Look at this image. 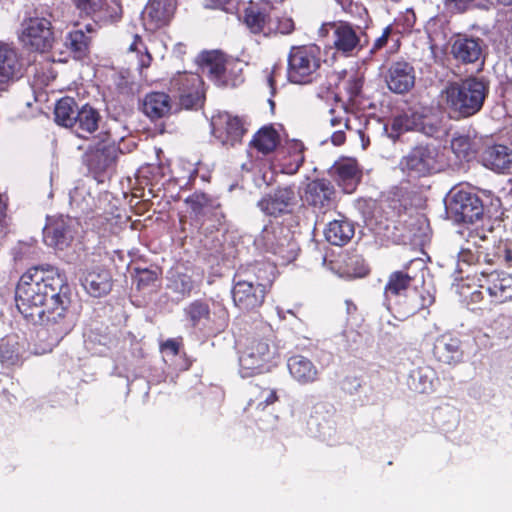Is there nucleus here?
Wrapping results in <instances>:
<instances>
[{"instance_id": "nucleus-54", "label": "nucleus", "mask_w": 512, "mask_h": 512, "mask_svg": "<svg viewBox=\"0 0 512 512\" xmlns=\"http://www.w3.org/2000/svg\"><path fill=\"white\" fill-rule=\"evenodd\" d=\"M207 6L213 9H221L225 12H231L234 9L235 0H205Z\"/></svg>"}, {"instance_id": "nucleus-15", "label": "nucleus", "mask_w": 512, "mask_h": 512, "mask_svg": "<svg viewBox=\"0 0 512 512\" xmlns=\"http://www.w3.org/2000/svg\"><path fill=\"white\" fill-rule=\"evenodd\" d=\"M212 135L223 145L234 147L242 142L248 129L242 117L228 112L218 113L211 120Z\"/></svg>"}, {"instance_id": "nucleus-3", "label": "nucleus", "mask_w": 512, "mask_h": 512, "mask_svg": "<svg viewBox=\"0 0 512 512\" xmlns=\"http://www.w3.org/2000/svg\"><path fill=\"white\" fill-rule=\"evenodd\" d=\"M425 271L426 266L423 260L413 259L403 269L392 272L384 286L386 298L406 295L413 288L414 296L408 314L414 315L430 307L435 301V296L425 287Z\"/></svg>"}, {"instance_id": "nucleus-47", "label": "nucleus", "mask_w": 512, "mask_h": 512, "mask_svg": "<svg viewBox=\"0 0 512 512\" xmlns=\"http://www.w3.org/2000/svg\"><path fill=\"white\" fill-rule=\"evenodd\" d=\"M364 80L357 74L349 77L345 82L344 89L348 95V100L353 102L361 93Z\"/></svg>"}, {"instance_id": "nucleus-17", "label": "nucleus", "mask_w": 512, "mask_h": 512, "mask_svg": "<svg viewBox=\"0 0 512 512\" xmlns=\"http://www.w3.org/2000/svg\"><path fill=\"white\" fill-rule=\"evenodd\" d=\"M54 40L51 21L45 17H31L24 21L21 41L34 51L45 52Z\"/></svg>"}, {"instance_id": "nucleus-48", "label": "nucleus", "mask_w": 512, "mask_h": 512, "mask_svg": "<svg viewBox=\"0 0 512 512\" xmlns=\"http://www.w3.org/2000/svg\"><path fill=\"white\" fill-rule=\"evenodd\" d=\"M72 2L81 14H85L87 16H91L99 12L103 6V0H72Z\"/></svg>"}, {"instance_id": "nucleus-42", "label": "nucleus", "mask_w": 512, "mask_h": 512, "mask_svg": "<svg viewBox=\"0 0 512 512\" xmlns=\"http://www.w3.org/2000/svg\"><path fill=\"white\" fill-rule=\"evenodd\" d=\"M284 227L281 225L265 226L262 231L261 237L265 241L267 248L276 252L278 247L285 244L286 236H282Z\"/></svg>"}, {"instance_id": "nucleus-9", "label": "nucleus", "mask_w": 512, "mask_h": 512, "mask_svg": "<svg viewBox=\"0 0 512 512\" xmlns=\"http://www.w3.org/2000/svg\"><path fill=\"white\" fill-rule=\"evenodd\" d=\"M319 37L327 38L329 45L343 56H352L360 47V37L356 29L346 21L323 23L318 30Z\"/></svg>"}, {"instance_id": "nucleus-16", "label": "nucleus", "mask_w": 512, "mask_h": 512, "mask_svg": "<svg viewBox=\"0 0 512 512\" xmlns=\"http://www.w3.org/2000/svg\"><path fill=\"white\" fill-rule=\"evenodd\" d=\"M336 189L330 180L316 178L309 181L303 191V201L319 213L336 207Z\"/></svg>"}, {"instance_id": "nucleus-61", "label": "nucleus", "mask_w": 512, "mask_h": 512, "mask_svg": "<svg viewBox=\"0 0 512 512\" xmlns=\"http://www.w3.org/2000/svg\"><path fill=\"white\" fill-rule=\"evenodd\" d=\"M94 221H95V223H93L94 226H95L96 223L104 224V222L107 221V218L102 217V216H97V217L94 218Z\"/></svg>"}, {"instance_id": "nucleus-51", "label": "nucleus", "mask_w": 512, "mask_h": 512, "mask_svg": "<svg viewBox=\"0 0 512 512\" xmlns=\"http://www.w3.org/2000/svg\"><path fill=\"white\" fill-rule=\"evenodd\" d=\"M486 240L487 236L484 233L480 234L477 230L469 231L464 245H470L473 250L484 251L482 242H485Z\"/></svg>"}, {"instance_id": "nucleus-11", "label": "nucleus", "mask_w": 512, "mask_h": 512, "mask_svg": "<svg viewBox=\"0 0 512 512\" xmlns=\"http://www.w3.org/2000/svg\"><path fill=\"white\" fill-rule=\"evenodd\" d=\"M448 210L458 223L473 224L484 215L481 198L476 193L464 189L456 190L452 194Z\"/></svg>"}, {"instance_id": "nucleus-41", "label": "nucleus", "mask_w": 512, "mask_h": 512, "mask_svg": "<svg viewBox=\"0 0 512 512\" xmlns=\"http://www.w3.org/2000/svg\"><path fill=\"white\" fill-rule=\"evenodd\" d=\"M330 124L333 127L343 126L346 130H351L350 115L352 114L348 106L341 101H336L329 110Z\"/></svg>"}, {"instance_id": "nucleus-32", "label": "nucleus", "mask_w": 512, "mask_h": 512, "mask_svg": "<svg viewBox=\"0 0 512 512\" xmlns=\"http://www.w3.org/2000/svg\"><path fill=\"white\" fill-rule=\"evenodd\" d=\"M170 96L164 92L148 93L142 104V110L152 120L166 117L171 112Z\"/></svg>"}, {"instance_id": "nucleus-62", "label": "nucleus", "mask_w": 512, "mask_h": 512, "mask_svg": "<svg viewBox=\"0 0 512 512\" xmlns=\"http://www.w3.org/2000/svg\"><path fill=\"white\" fill-rule=\"evenodd\" d=\"M499 4L504 6H512V0H497Z\"/></svg>"}, {"instance_id": "nucleus-43", "label": "nucleus", "mask_w": 512, "mask_h": 512, "mask_svg": "<svg viewBox=\"0 0 512 512\" xmlns=\"http://www.w3.org/2000/svg\"><path fill=\"white\" fill-rule=\"evenodd\" d=\"M0 362L7 367L20 364L21 358L17 342L11 343L9 340L6 339L1 340Z\"/></svg>"}, {"instance_id": "nucleus-26", "label": "nucleus", "mask_w": 512, "mask_h": 512, "mask_svg": "<svg viewBox=\"0 0 512 512\" xmlns=\"http://www.w3.org/2000/svg\"><path fill=\"white\" fill-rule=\"evenodd\" d=\"M75 119L71 130L75 135L82 139H88L94 134L102 121V116L98 109L85 103L80 106L78 112L75 114Z\"/></svg>"}, {"instance_id": "nucleus-10", "label": "nucleus", "mask_w": 512, "mask_h": 512, "mask_svg": "<svg viewBox=\"0 0 512 512\" xmlns=\"http://www.w3.org/2000/svg\"><path fill=\"white\" fill-rule=\"evenodd\" d=\"M479 291L472 293V300L478 301L485 292L493 304H503L512 301V274L504 271L481 272L477 278Z\"/></svg>"}, {"instance_id": "nucleus-35", "label": "nucleus", "mask_w": 512, "mask_h": 512, "mask_svg": "<svg viewBox=\"0 0 512 512\" xmlns=\"http://www.w3.org/2000/svg\"><path fill=\"white\" fill-rule=\"evenodd\" d=\"M436 381L435 370L430 366H421L411 371L408 385L412 391L423 394L433 391Z\"/></svg>"}, {"instance_id": "nucleus-25", "label": "nucleus", "mask_w": 512, "mask_h": 512, "mask_svg": "<svg viewBox=\"0 0 512 512\" xmlns=\"http://www.w3.org/2000/svg\"><path fill=\"white\" fill-rule=\"evenodd\" d=\"M80 281L86 292L93 297L105 296L112 288V278L109 270L100 266L86 269Z\"/></svg>"}, {"instance_id": "nucleus-7", "label": "nucleus", "mask_w": 512, "mask_h": 512, "mask_svg": "<svg viewBox=\"0 0 512 512\" xmlns=\"http://www.w3.org/2000/svg\"><path fill=\"white\" fill-rule=\"evenodd\" d=\"M184 316L190 327L201 332L217 334L224 331L229 324V312L220 302L196 299L184 308Z\"/></svg>"}, {"instance_id": "nucleus-52", "label": "nucleus", "mask_w": 512, "mask_h": 512, "mask_svg": "<svg viewBox=\"0 0 512 512\" xmlns=\"http://www.w3.org/2000/svg\"><path fill=\"white\" fill-rule=\"evenodd\" d=\"M181 346V340L169 338L165 342H163L160 347L161 351L168 353L172 356H176L179 354Z\"/></svg>"}, {"instance_id": "nucleus-56", "label": "nucleus", "mask_w": 512, "mask_h": 512, "mask_svg": "<svg viewBox=\"0 0 512 512\" xmlns=\"http://www.w3.org/2000/svg\"><path fill=\"white\" fill-rule=\"evenodd\" d=\"M181 287L179 291L183 294H190L193 289V283L190 277L182 275L180 277Z\"/></svg>"}, {"instance_id": "nucleus-29", "label": "nucleus", "mask_w": 512, "mask_h": 512, "mask_svg": "<svg viewBox=\"0 0 512 512\" xmlns=\"http://www.w3.org/2000/svg\"><path fill=\"white\" fill-rule=\"evenodd\" d=\"M337 273L341 277L361 278L369 273L363 257L357 253L344 252L338 256L335 262Z\"/></svg>"}, {"instance_id": "nucleus-64", "label": "nucleus", "mask_w": 512, "mask_h": 512, "mask_svg": "<svg viewBox=\"0 0 512 512\" xmlns=\"http://www.w3.org/2000/svg\"><path fill=\"white\" fill-rule=\"evenodd\" d=\"M506 260L509 262L512 260L511 258V252L509 250H506V256H505Z\"/></svg>"}, {"instance_id": "nucleus-39", "label": "nucleus", "mask_w": 512, "mask_h": 512, "mask_svg": "<svg viewBox=\"0 0 512 512\" xmlns=\"http://www.w3.org/2000/svg\"><path fill=\"white\" fill-rule=\"evenodd\" d=\"M80 106L75 98L64 96L60 98L54 107L55 122L62 127L71 129L75 114L78 112Z\"/></svg>"}, {"instance_id": "nucleus-19", "label": "nucleus", "mask_w": 512, "mask_h": 512, "mask_svg": "<svg viewBox=\"0 0 512 512\" xmlns=\"http://www.w3.org/2000/svg\"><path fill=\"white\" fill-rule=\"evenodd\" d=\"M296 202L295 190L292 186L278 187L265 194L259 201L258 207L268 216L279 217L290 213Z\"/></svg>"}, {"instance_id": "nucleus-45", "label": "nucleus", "mask_w": 512, "mask_h": 512, "mask_svg": "<svg viewBox=\"0 0 512 512\" xmlns=\"http://www.w3.org/2000/svg\"><path fill=\"white\" fill-rule=\"evenodd\" d=\"M400 32L395 30L392 25H388L383 29L381 36L375 39L371 53H376L377 51L383 49L388 45V42H393V48L398 49L400 46Z\"/></svg>"}, {"instance_id": "nucleus-2", "label": "nucleus", "mask_w": 512, "mask_h": 512, "mask_svg": "<svg viewBox=\"0 0 512 512\" xmlns=\"http://www.w3.org/2000/svg\"><path fill=\"white\" fill-rule=\"evenodd\" d=\"M272 266L264 262L239 269L233 280L232 299L241 311H254L262 306L273 283Z\"/></svg>"}, {"instance_id": "nucleus-31", "label": "nucleus", "mask_w": 512, "mask_h": 512, "mask_svg": "<svg viewBox=\"0 0 512 512\" xmlns=\"http://www.w3.org/2000/svg\"><path fill=\"white\" fill-rule=\"evenodd\" d=\"M481 160L487 168L504 172L512 167V150L501 144L488 146L482 152Z\"/></svg>"}, {"instance_id": "nucleus-33", "label": "nucleus", "mask_w": 512, "mask_h": 512, "mask_svg": "<svg viewBox=\"0 0 512 512\" xmlns=\"http://www.w3.org/2000/svg\"><path fill=\"white\" fill-rule=\"evenodd\" d=\"M280 141L281 138L277 130L272 125H265L253 135L249 146L266 156L276 150Z\"/></svg>"}, {"instance_id": "nucleus-21", "label": "nucleus", "mask_w": 512, "mask_h": 512, "mask_svg": "<svg viewBox=\"0 0 512 512\" xmlns=\"http://www.w3.org/2000/svg\"><path fill=\"white\" fill-rule=\"evenodd\" d=\"M384 78L391 92L395 94H406L415 85V69L411 63L405 60H398L391 63Z\"/></svg>"}, {"instance_id": "nucleus-18", "label": "nucleus", "mask_w": 512, "mask_h": 512, "mask_svg": "<svg viewBox=\"0 0 512 512\" xmlns=\"http://www.w3.org/2000/svg\"><path fill=\"white\" fill-rule=\"evenodd\" d=\"M118 153L115 140L107 135L88 150L87 165L92 172L102 174L115 164Z\"/></svg>"}, {"instance_id": "nucleus-23", "label": "nucleus", "mask_w": 512, "mask_h": 512, "mask_svg": "<svg viewBox=\"0 0 512 512\" xmlns=\"http://www.w3.org/2000/svg\"><path fill=\"white\" fill-rule=\"evenodd\" d=\"M175 9V0H149L143 12L146 29L156 31L167 26L174 15Z\"/></svg>"}, {"instance_id": "nucleus-53", "label": "nucleus", "mask_w": 512, "mask_h": 512, "mask_svg": "<svg viewBox=\"0 0 512 512\" xmlns=\"http://www.w3.org/2000/svg\"><path fill=\"white\" fill-rule=\"evenodd\" d=\"M474 0H446L447 7L456 13H461L473 6Z\"/></svg>"}, {"instance_id": "nucleus-5", "label": "nucleus", "mask_w": 512, "mask_h": 512, "mask_svg": "<svg viewBox=\"0 0 512 512\" xmlns=\"http://www.w3.org/2000/svg\"><path fill=\"white\" fill-rule=\"evenodd\" d=\"M240 19L252 34L264 37L289 35L295 30L292 17L281 14L269 3L250 1Z\"/></svg>"}, {"instance_id": "nucleus-44", "label": "nucleus", "mask_w": 512, "mask_h": 512, "mask_svg": "<svg viewBox=\"0 0 512 512\" xmlns=\"http://www.w3.org/2000/svg\"><path fill=\"white\" fill-rule=\"evenodd\" d=\"M128 50L131 52L138 53V68L141 74L144 69H147L151 66L153 57L151 53L148 51L147 47L144 45L140 35L135 34L133 36V41L130 44Z\"/></svg>"}, {"instance_id": "nucleus-38", "label": "nucleus", "mask_w": 512, "mask_h": 512, "mask_svg": "<svg viewBox=\"0 0 512 512\" xmlns=\"http://www.w3.org/2000/svg\"><path fill=\"white\" fill-rule=\"evenodd\" d=\"M451 149L459 160L472 161L480 150V141L470 135H456L451 140Z\"/></svg>"}, {"instance_id": "nucleus-14", "label": "nucleus", "mask_w": 512, "mask_h": 512, "mask_svg": "<svg viewBox=\"0 0 512 512\" xmlns=\"http://www.w3.org/2000/svg\"><path fill=\"white\" fill-rule=\"evenodd\" d=\"M199 63L202 70L207 72L208 77L219 85H235L239 80V75H235V77L230 76L237 63L227 59L226 55L221 51L202 52L199 55Z\"/></svg>"}, {"instance_id": "nucleus-1", "label": "nucleus", "mask_w": 512, "mask_h": 512, "mask_svg": "<svg viewBox=\"0 0 512 512\" xmlns=\"http://www.w3.org/2000/svg\"><path fill=\"white\" fill-rule=\"evenodd\" d=\"M16 306L32 324L62 321L71 304V289L53 267L34 266L24 272L16 286Z\"/></svg>"}, {"instance_id": "nucleus-8", "label": "nucleus", "mask_w": 512, "mask_h": 512, "mask_svg": "<svg viewBox=\"0 0 512 512\" xmlns=\"http://www.w3.org/2000/svg\"><path fill=\"white\" fill-rule=\"evenodd\" d=\"M275 355L276 349L269 338L256 335L247 338L239 356L241 376L252 377L268 371Z\"/></svg>"}, {"instance_id": "nucleus-59", "label": "nucleus", "mask_w": 512, "mask_h": 512, "mask_svg": "<svg viewBox=\"0 0 512 512\" xmlns=\"http://www.w3.org/2000/svg\"><path fill=\"white\" fill-rule=\"evenodd\" d=\"M120 81L116 83L119 93H128L131 90V83L124 76L119 77Z\"/></svg>"}, {"instance_id": "nucleus-34", "label": "nucleus", "mask_w": 512, "mask_h": 512, "mask_svg": "<svg viewBox=\"0 0 512 512\" xmlns=\"http://www.w3.org/2000/svg\"><path fill=\"white\" fill-rule=\"evenodd\" d=\"M354 234V225L346 219L330 221L324 230L326 240L335 246L346 245Z\"/></svg>"}, {"instance_id": "nucleus-13", "label": "nucleus", "mask_w": 512, "mask_h": 512, "mask_svg": "<svg viewBox=\"0 0 512 512\" xmlns=\"http://www.w3.org/2000/svg\"><path fill=\"white\" fill-rule=\"evenodd\" d=\"M203 80L197 73L178 72L170 81V92L185 109L196 107L204 97Z\"/></svg>"}, {"instance_id": "nucleus-55", "label": "nucleus", "mask_w": 512, "mask_h": 512, "mask_svg": "<svg viewBox=\"0 0 512 512\" xmlns=\"http://www.w3.org/2000/svg\"><path fill=\"white\" fill-rule=\"evenodd\" d=\"M278 401V395L275 389L269 390L268 395L265 397L263 401H260L257 405V409H265L268 405L274 404Z\"/></svg>"}, {"instance_id": "nucleus-57", "label": "nucleus", "mask_w": 512, "mask_h": 512, "mask_svg": "<svg viewBox=\"0 0 512 512\" xmlns=\"http://www.w3.org/2000/svg\"><path fill=\"white\" fill-rule=\"evenodd\" d=\"M345 141H346V134L343 129L337 130L331 135V142L335 146H341L345 143Z\"/></svg>"}, {"instance_id": "nucleus-49", "label": "nucleus", "mask_w": 512, "mask_h": 512, "mask_svg": "<svg viewBox=\"0 0 512 512\" xmlns=\"http://www.w3.org/2000/svg\"><path fill=\"white\" fill-rule=\"evenodd\" d=\"M483 255L484 251L473 250L470 245H463L458 253V259L460 262L472 265L478 263Z\"/></svg>"}, {"instance_id": "nucleus-4", "label": "nucleus", "mask_w": 512, "mask_h": 512, "mask_svg": "<svg viewBox=\"0 0 512 512\" xmlns=\"http://www.w3.org/2000/svg\"><path fill=\"white\" fill-rule=\"evenodd\" d=\"M488 92L489 87L483 80L469 77L448 83L441 92V98L457 118H468L482 109Z\"/></svg>"}, {"instance_id": "nucleus-22", "label": "nucleus", "mask_w": 512, "mask_h": 512, "mask_svg": "<svg viewBox=\"0 0 512 512\" xmlns=\"http://www.w3.org/2000/svg\"><path fill=\"white\" fill-rule=\"evenodd\" d=\"M185 203L189 206L201 225L204 224V218H213L218 224H221L224 214L221 211V203L217 197H213L202 191H195L185 199Z\"/></svg>"}, {"instance_id": "nucleus-58", "label": "nucleus", "mask_w": 512, "mask_h": 512, "mask_svg": "<svg viewBox=\"0 0 512 512\" xmlns=\"http://www.w3.org/2000/svg\"><path fill=\"white\" fill-rule=\"evenodd\" d=\"M198 175V169L192 168L189 171V174L187 176H181L177 178L178 182L185 181L184 185H192V183L195 181L196 177Z\"/></svg>"}, {"instance_id": "nucleus-37", "label": "nucleus", "mask_w": 512, "mask_h": 512, "mask_svg": "<svg viewBox=\"0 0 512 512\" xmlns=\"http://www.w3.org/2000/svg\"><path fill=\"white\" fill-rule=\"evenodd\" d=\"M424 116L415 111L403 112L393 117L390 127L397 137L408 131H422Z\"/></svg>"}, {"instance_id": "nucleus-28", "label": "nucleus", "mask_w": 512, "mask_h": 512, "mask_svg": "<svg viewBox=\"0 0 512 512\" xmlns=\"http://www.w3.org/2000/svg\"><path fill=\"white\" fill-rule=\"evenodd\" d=\"M483 41L479 38L458 36L451 46V54L463 64L475 63L483 54Z\"/></svg>"}, {"instance_id": "nucleus-46", "label": "nucleus", "mask_w": 512, "mask_h": 512, "mask_svg": "<svg viewBox=\"0 0 512 512\" xmlns=\"http://www.w3.org/2000/svg\"><path fill=\"white\" fill-rule=\"evenodd\" d=\"M134 271L138 290L150 288L159 280L160 272L157 269L135 268Z\"/></svg>"}, {"instance_id": "nucleus-60", "label": "nucleus", "mask_w": 512, "mask_h": 512, "mask_svg": "<svg viewBox=\"0 0 512 512\" xmlns=\"http://www.w3.org/2000/svg\"><path fill=\"white\" fill-rule=\"evenodd\" d=\"M341 7L343 10H347L348 7L351 6L353 0H335Z\"/></svg>"}, {"instance_id": "nucleus-36", "label": "nucleus", "mask_w": 512, "mask_h": 512, "mask_svg": "<svg viewBox=\"0 0 512 512\" xmlns=\"http://www.w3.org/2000/svg\"><path fill=\"white\" fill-rule=\"evenodd\" d=\"M92 36L82 29L71 30L65 36L64 44L74 59L82 60L90 53Z\"/></svg>"}, {"instance_id": "nucleus-6", "label": "nucleus", "mask_w": 512, "mask_h": 512, "mask_svg": "<svg viewBox=\"0 0 512 512\" xmlns=\"http://www.w3.org/2000/svg\"><path fill=\"white\" fill-rule=\"evenodd\" d=\"M321 64V49L318 45L292 46L287 56V79L293 84H311L320 77Z\"/></svg>"}, {"instance_id": "nucleus-12", "label": "nucleus", "mask_w": 512, "mask_h": 512, "mask_svg": "<svg viewBox=\"0 0 512 512\" xmlns=\"http://www.w3.org/2000/svg\"><path fill=\"white\" fill-rule=\"evenodd\" d=\"M437 156L434 146L419 144L402 157L400 166L410 176L426 177L437 171Z\"/></svg>"}, {"instance_id": "nucleus-27", "label": "nucleus", "mask_w": 512, "mask_h": 512, "mask_svg": "<svg viewBox=\"0 0 512 512\" xmlns=\"http://www.w3.org/2000/svg\"><path fill=\"white\" fill-rule=\"evenodd\" d=\"M332 176L343 192L353 193L361 179L362 173L355 160L346 159L335 163Z\"/></svg>"}, {"instance_id": "nucleus-63", "label": "nucleus", "mask_w": 512, "mask_h": 512, "mask_svg": "<svg viewBox=\"0 0 512 512\" xmlns=\"http://www.w3.org/2000/svg\"><path fill=\"white\" fill-rule=\"evenodd\" d=\"M85 29H86V33H87L88 35H90L91 33H93V32L95 31V30H94V28H93V26H92L91 24L86 25V26H85Z\"/></svg>"}, {"instance_id": "nucleus-40", "label": "nucleus", "mask_w": 512, "mask_h": 512, "mask_svg": "<svg viewBox=\"0 0 512 512\" xmlns=\"http://www.w3.org/2000/svg\"><path fill=\"white\" fill-rule=\"evenodd\" d=\"M18 67L16 52L5 45H0V84L13 79Z\"/></svg>"}, {"instance_id": "nucleus-30", "label": "nucleus", "mask_w": 512, "mask_h": 512, "mask_svg": "<svg viewBox=\"0 0 512 512\" xmlns=\"http://www.w3.org/2000/svg\"><path fill=\"white\" fill-rule=\"evenodd\" d=\"M291 377L302 385L310 384L318 379V370L314 363L302 355L291 356L287 361Z\"/></svg>"}, {"instance_id": "nucleus-24", "label": "nucleus", "mask_w": 512, "mask_h": 512, "mask_svg": "<svg viewBox=\"0 0 512 512\" xmlns=\"http://www.w3.org/2000/svg\"><path fill=\"white\" fill-rule=\"evenodd\" d=\"M432 354L439 363L455 365L463 358L461 341L452 333L441 334L434 341Z\"/></svg>"}, {"instance_id": "nucleus-20", "label": "nucleus", "mask_w": 512, "mask_h": 512, "mask_svg": "<svg viewBox=\"0 0 512 512\" xmlns=\"http://www.w3.org/2000/svg\"><path fill=\"white\" fill-rule=\"evenodd\" d=\"M74 234V220L61 215L49 219L43 229V240L46 245L63 250L71 244Z\"/></svg>"}, {"instance_id": "nucleus-50", "label": "nucleus", "mask_w": 512, "mask_h": 512, "mask_svg": "<svg viewBox=\"0 0 512 512\" xmlns=\"http://www.w3.org/2000/svg\"><path fill=\"white\" fill-rule=\"evenodd\" d=\"M295 152L292 155L293 163L287 167V173L294 174L299 168L303 165L305 157H304V146L302 144L295 143L294 144Z\"/></svg>"}]
</instances>
